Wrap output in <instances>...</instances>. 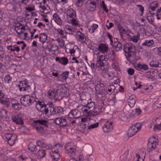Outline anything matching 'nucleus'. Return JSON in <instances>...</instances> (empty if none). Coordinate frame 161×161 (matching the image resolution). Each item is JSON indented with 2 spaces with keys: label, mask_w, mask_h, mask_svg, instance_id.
Returning <instances> with one entry per match:
<instances>
[{
  "label": "nucleus",
  "mask_w": 161,
  "mask_h": 161,
  "mask_svg": "<svg viewBox=\"0 0 161 161\" xmlns=\"http://www.w3.org/2000/svg\"><path fill=\"white\" fill-rule=\"evenodd\" d=\"M135 96L133 95L130 96L128 100L129 105L131 108H133L135 105L136 103Z\"/></svg>",
  "instance_id": "obj_14"
},
{
  "label": "nucleus",
  "mask_w": 161,
  "mask_h": 161,
  "mask_svg": "<svg viewBox=\"0 0 161 161\" xmlns=\"http://www.w3.org/2000/svg\"><path fill=\"white\" fill-rule=\"evenodd\" d=\"M154 42L153 40H147L144 41L142 45L147 47H153Z\"/></svg>",
  "instance_id": "obj_24"
},
{
  "label": "nucleus",
  "mask_w": 161,
  "mask_h": 161,
  "mask_svg": "<svg viewBox=\"0 0 161 161\" xmlns=\"http://www.w3.org/2000/svg\"><path fill=\"white\" fill-rule=\"evenodd\" d=\"M70 113V111L68 112V115L66 114L67 117L65 119H61L60 126H64L68 125L70 122V119H69V114Z\"/></svg>",
  "instance_id": "obj_11"
},
{
  "label": "nucleus",
  "mask_w": 161,
  "mask_h": 161,
  "mask_svg": "<svg viewBox=\"0 0 161 161\" xmlns=\"http://www.w3.org/2000/svg\"><path fill=\"white\" fill-rule=\"evenodd\" d=\"M34 98L29 95L22 97L20 98V103L22 105L25 107H28L34 102Z\"/></svg>",
  "instance_id": "obj_4"
},
{
  "label": "nucleus",
  "mask_w": 161,
  "mask_h": 161,
  "mask_svg": "<svg viewBox=\"0 0 161 161\" xmlns=\"http://www.w3.org/2000/svg\"><path fill=\"white\" fill-rule=\"evenodd\" d=\"M36 107L37 110L40 112H42L41 110L43 109L46 106V105L43 102L41 101L36 102Z\"/></svg>",
  "instance_id": "obj_19"
},
{
  "label": "nucleus",
  "mask_w": 161,
  "mask_h": 161,
  "mask_svg": "<svg viewBox=\"0 0 161 161\" xmlns=\"http://www.w3.org/2000/svg\"><path fill=\"white\" fill-rule=\"evenodd\" d=\"M80 119V121L81 122L83 123H86V122L87 121L88 118L87 117H85L82 118L79 117Z\"/></svg>",
  "instance_id": "obj_63"
},
{
  "label": "nucleus",
  "mask_w": 161,
  "mask_h": 161,
  "mask_svg": "<svg viewBox=\"0 0 161 161\" xmlns=\"http://www.w3.org/2000/svg\"><path fill=\"white\" fill-rule=\"evenodd\" d=\"M75 34H76V38L82 43H84L86 40V36L85 35L80 31H75ZM74 30L72 31L71 29V35H74Z\"/></svg>",
  "instance_id": "obj_6"
},
{
  "label": "nucleus",
  "mask_w": 161,
  "mask_h": 161,
  "mask_svg": "<svg viewBox=\"0 0 161 161\" xmlns=\"http://www.w3.org/2000/svg\"><path fill=\"white\" fill-rule=\"evenodd\" d=\"M47 38V35L45 33H42L40 35V41L42 42V43L45 42Z\"/></svg>",
  "instance_id": "obj_32"
},
{
  "label": "nucleus",
  "mask_w": 161,
  "mask_h": 161,
  "mask_svg": "<svg viewBox=\"0 0 161 161\" xmlns=\"http://www.w3.org/2000/svg\"><path fill=\"white\" fill-rule=\"evenodd\" d=\"M11 76L9 75H6L4 79L5 81V82L8 83H9V81L11 80Z\"/></svg>",
  "instance_id": "obj_57"
},
{
  "label": "nucleus",
  "mask_w": 161,
  "mask_h": 161,
  "mask_svg": "<svg viewBox=\"0 0 161 161\" xmlns=\"http://www.w3.org/2000/svg\"><path fill=\"white\" fill-rule=\"evenodd\" d=\"M97 49L98 52L105 56V54L107 53L109 47L107 44L100 43L98 45Z\"/></svg>",
  "instance_id": "obj_9"
},
{
  "label": "nucleus",
  "mask_w": 161,
  "mask_h": 161,
  "mask_svg": "<svg viewBox=\"0 0 161 161\" xmlns=\"http://www.w3.org/2000/svg\"><path fill=\"white\" fill-rule=\"evenodd\" d=\"M46 153V150L41 149L38 150L36 155L39 158H41L45 157Z\"/></svg>",
  "instance_id": "obj_22"
},
{
  "label": "nucleus",
  "mask_w": 161,
  "mask_h": 161,
  "mask_svg": "<svg viewBox=\"0 0 161 161\" xmlns=\"http://www.w3.org/2000/svg\"><path fill=\"white\" fill-rule=\"evenodd\" d=\"M80 104L83 106H86L87 104L88 103V101L85 99H82L81 98H80Z\"/></svg>",
  "instance_id": "obj_48"
},
{
  "label": "nucleus",
  "mask_w": 161,
  "mask_h": 161,
  "mask_svg": "<svg viewBox=\"0 0 161 161\" xmlns=\"http://www.w3.org/2000/svg\"><path fill=\"white\" fill-rule=\"evenodd\" d=\"M65 149L67 151V153H69L70 152V144L69 143H68L66 144L65 146Z\"/></svg>",
  "instance_id": "obj_56"
},
{
  "label": "nucleus",
  "mask_w": 161,
  "mask_h": 161,
  "mask_svg": "<svg viewBox=\"0 0 161 161\" xmlns=\"http://www.w3.org/2000/svg\"><path fill=\"white\" fill-rule=\"evenodd\" d=\"M100 5L106 12L108 13V9L105 4L104 1H102V2L100 3Z\"/></svg>",
  "instance_id": "obj_40"
},
{
  "label": "nucleus",
  "mask_w": 161,
  "mask_h": 161,
  "mask_svg": "<svg viewBox=\"0 0 161 161\" xmlns=\"http://www.w3.org/2000/svg\"><path fill=\"white\" fill-rule=\"evenodd\" d=\"M69 73L68 71L64 72L62 74L61 76L64 79L66 80L68 78Z\"/></svg>",
  "instance_id": "obj_53"
},
{
  "label": "nucleus",
  "mask_w": 161,
  "mask_h": 161,
  "mask_svg": "<svg viewBox=\"0 0 161 161\" xmlns=\"http://www.w3.org/2000/svg\"><path fill=\"white\" fill-rule=\"evenodd\" d=\"M71 24L75 26H79V22L78 19L77 18L71 19Z\"/></svg>",
  "instance_id": "obj_43"
},
{
  "label": "nucleus",
  "mask_w": 161,
  "mask_h": 161,
  "mask_svg": "<svg viewBox=\"0 0 161 161\" xmlns=\"http://www.w3.org/2000/svg\"><path fill=\"white\" fill-rule=\"evenodd\" d=\"M137 67L139 69L144 70H147L148 69V65L145 64H138L137 65Z\"/></svg>",
  "instance_id": "obj_38"
},
{
  "label": "nucleus",
  "mask_w": 161,
  "mask_h": 161,
  "mask_svg": "<svg viewBox=\"0 0 161 161\" xmlns=\"http://www.w3.org/2000/svg\"><path fill=\"white\" fill-rule=\"evenodd\" d=\"M28 148L29 150L32 152L36 151L37 149L36 148V146L35 145L32 143L30 144L29 145Z\"/></svg>",
  "instance_id": "obj_45"
},
{
  "label": "nucleus",
  "mask_w": 161,
  "mask_h": 161,
  "mask_svg": "<svg viewBox=\"0 0 161 161\" xmlns=\"http://www.w3.org/2000/svg\"><path fill=\"white\" fill-rule=\"evenodd\" d=\"M55 59L56 61H58L60 63L64 65H66L68 62V59L65 57L60 58L57 57Z\"/></svg>",
  "instance_id": "obj_17"
},
{
  "label": "nucleus",
  "mask_w": 161,
  "mask_h": 161,
  "mask_svg": "<svg viewBox=\"0 0 161 161\" xmlns=\"http://www.w3.org/2000/svg\"><path fill=\"white\" fill-rule=\"evenodd\" d=\"M158 6V3L157 1H154L151 3L150 5V8L152 10L154 11Z\"/></svg>",
  "instance_id": "obj_31"
},
{
  "label": "nucleus",
  "mask_w": 161,
  "mask_h": 161,
  "mask_svg": "<svg viewBox=\"0 0 161 161\" xmlns=\"http://www.w3.org/2000/svg\"><path fill=\"white\" fill-rule=\"evenodd\" d=\"M93 54L96 56V63H91L90 66L92 68L99 70L100 69L103 70L108 66V63L105 58V56L102 54L97 51L94 52Z\"/></svg>",
  "instance_id": "obj_1"
},
{
  "label": "nucleus",
  "mask_w": 161,
  "mask_h": 161,
  "mask_svg": "<svg viewBox=\"0 0 161 161\" xmlns=\"http://www.w3.org/2000/svg\"><path fill=\"white\" fill-rule=\"evenodd\" d=\"M69 89H67L65 86H60L58 87V89L57 92H60L61 94H66L67 92H69Z\"/></svg>",
  "instance_id": "obj_20"
},
{
  "label": "nucleus",
  "mask_w": 161,
  "mask_h": 161,
  "mask_svg": "<svg viewBox=\"0 0 161 161\" xmlns=\"http://www.w3.org/2000/svg\"><path fill=\"white\" fill-rule=\"evenodd\" d=\"M61 119L60 118H57L54 120V123L57 124L59 125L60 126L61 122L62 121Z\"/></svg>",
  "instance_id": "obj_61"
},
{
  "label": "nucleus",
  "mask_w": 161,
  "mask_h": 161,
  "mask_svg": "<svg viewBox=\"0 0 161 161\" xmlns=\"http://www.w3.org/2000/svg\"><path fill=\"white\" fill-rule=\"evenodd\" d=\"M101 108H98L97 107H96L93 109L94 110L92 112L90 116H96L99 115L101 111Z\"/></svg>",
  "instance_id": "obj_28"
},
{
  "label": "nucleus",
  "mask_w": 161,
  "mask_h": 161,
  "mask_svg": "<svg viewBox=\"0 0 161 161\" xmlns=\"http://www.w3.org/2000/svg\"><path fill=\"white\" fill-rule=\"evenodd\" d=\"M115 49L116 51L118 52L121 50L122 49V45L121 43L117 41L115 42Z\"/></svg>",
  "instance_id": "obj_36"
},
{
  "label": "nucleus",
  "mask_w": 161,
  "mask_h": 161,
  "mask_svg": "<svg viewBox=\"0 0 161 161\" xmlns=\"http://www.w3.org/2000/svg\"><path fill=\"white\" fill-rule=\"evenodd\" d=\"M113 122L109 120L106 122L103 127V130L105 133H108L113 130Z\"/></svg>",
  "instance_id": "obj_8"
},
{
  "label": "nucleus",
  "mask_w": 161,
  "mask_h": 161,
  "mask_svg": "<svg viewBox=\"0 0 161 161\" xmlns=\"http://www.w3.org/2000/svg\"><path fill=\"white\" fill-rule=\"evenodd\" d=\"M12 119L13 121L17 125H23L24 122L19 115L15 116L12 115Z\"/></svg>",
  "instance_id": "obj_13"
},
{
  "label": "nucleus",
  "mask_w": 161,
  "mask_h": 161,
  "mask_svg": "<svg viewBox=\"0 0 161 161\" xmlns=\"http://www.w3.org/2000/svg\"><path fill=\"white\" fill-rule=\"evenodd\" d=\"M32 125L38 132H41L43 130V128L41 126L35 124L33 123L32 124Z\"/></svg>",
  "instance_id": "obj_39"
},
{
  "label": "nucleus",
  "mask_w": 161,
  "mask_h": 161,
  "mask_svg": "<svg viewBox=\"0 0 161 161\" xmlns=\"http://www.w3.org/2000/svg\"><path fill=\"white\" fill-rule=\"evenodd\" d=\"M123 50L124 52L128 54L130 52H134L135 46L131 43H127L124 45Z\"/></svg>",
  "instance_id": "obj_10"
},
{
  "label": "nucleus",
  "mask_w": 161,
  "mask_h": 161,
  "mask_svg": "<svg viewBox=\"0 0 161 161\" xmlns=\"http://www.w3.org/2000/svg\"><path fill=\"white\" fill-rule=\"evenodd\" d=\"M57 115L58 116L61 115L63 114H64L65 115L67 114L68 113H66V112H69V108H66V110H64L62 107L58 106L57 107Z\"/></svg>",
  "instance_id": "obj_15"
},
{
  "label": "nucleus",
  "mask_w": 161,
  "mask_h": 161,
  "mask_svg": "<svg viewBox=\"0 0 161 161\" xmlns=\"http://www.w3.org/2000/svg\"><path fill=\"white\" fill-rule=\"evenodd\" d=\"M158 139L156 136L151 137L148 140L147 146V151L150 152L156 148L158 145Z\"/></svg>",
  "instance_id": "obj_2"
},
{
  "label": "nucleus",
  "mask_w": 161,
  "mask_h": 161,
  "mask_svg": "<svg viewBox=\"0 0 161 161\" xmlns=\"http://www.w3.org/2000/svg\"><path fill=\"white\" fill-rule=\"evenodd\" d=\"M79 50V48L77 46H74L73 48L71 49V56H75L74 53L75 52L76 50L78 51Z\"/></svg>",
  "instance_id": "obj_49"
},
{
  "label": "nucleus",
  "mask_w": 161,
  "mask_h": 161,
  "mask_svg": "<svg viewBox=\"0 0 161 161\" xmlns=\"http://www.w3.org/2000/svg\"><path fill=\"white\" fill-rule=\"evenodd\" d=\"M135 54H134L132 56L130 54L128 53L127 54V56L126 57V58L127 60L130 62H135L137 60V59L135 58Z\"/></svg>",
  "instance_id": "obj_29"
},
{
  "label": "nucleus",
  "mask_w": 161,
  "mask_h": 161,
  "mask_svg": "<svg viewBox=\"0 0 161 161\" xmlns=\"http://www.w3.org/2000/svg\"><path fill=\"white\" fill-rule=\"evenodd\" d=\"M142 125L140 123H137L130 127L128 131V135L131 137L139 131L142 128Z\"/></svg>",
  "instance_id": "obj_3"
},
{
  "label": "nucleus",
  "mask_w": 161,
  "mask_h": 161,
  "mask_svg": "<svg viewBox=\"0 0 161 161\" xmlns=\"http://www.w3.org/2000/svg\"><path fill=\"white\" fill-rule=\"evenodd\" d=\"M0 103L2 104L5 105L7 106H8L10 104V102L8 99H6L4 97V98L1 99L0 101Z\"/></svg>",
  "instance_id": "obj_41"
},
{
  "label": "nucleus",
  "mask_w": 161,
  "mask_h": 161,
  "mask_svg": "<svg viewBox=\"0 0 161 161\" xmlns=\"http://www.w3.org/2000/svg\"><path fill=\"white\" fill-rule=\"evenodd\" d=\"M53 105L52 103H50L49 105H46V106L43 108V109L41 110L43 114L47 115L49 113L51 114V111L53 107Z\"/></svg>",
  "instance_id": "obj_12"
},
{
  "label": "nucleus",
  "mask_w": 161,
  "mask_h": 161,
  "mask_svg": "<svg viewBox=\"0 0 161 161\" xmlns=\"http://www.w3.org/2000/svg\"><path fill=\"white\" fill-rule=\"evenodd\" d=\"M76 16V14L75 11L71 8V18L74 19Z\"/></svg>",
  "instance_id": "obj_64"
},
{
  "label": "nucleus",
  "mask_w": 161,
  "mask_h": 161,
  "mask_svg": "<svg viewBox=\"0 0 161 161\" xmlns=\"http://www.w3.org/2000/svg\"><path fill=\"white\" fill-rule=\"evenodd\" d=\"M33 123H34L35 124H37L38 125H43L45 126H46L47 127V123L48 122L46 120L43 119H38L36 120H34L33 121Z\"/></svg>",
  "instance_id": "obj_21"
},
{
  "label": "nucleus",
  "mask_w": 161,
  "mask_h": 161,
  "mask_svg": "<svg viewBox=\"0 0 161 161\" xmlns=\"http://www.w3.org/2000/svg\"><path fill=\"white\" fill-rule=\"evenodd\" d=\"M53 19L59 25L61 26L62 25V21L60 17L56 13L54 14L53 16Z\"/></svg>",
  "instance_id": "obj_23"
},
{
  "label": "nucleus",
  "mask_w": 161,
  "mask_h": 161,
  "mask_svg": "<svg viewBox=\"0 0 161 161\" xmlns=\"http://www.w3.org/2000/svg\"><path fill=\"white\" fill-rule=\"evenodd\" d=\"M36 144L37 145L42 147H44L45 145L44 143L42 141H38L37 142Z\"/></svg>",
  "instance_id": "obj_59"
},
{
  "label": "nucleus",
  "mask_w": 161,
  "mask_h": 161,
  "mask_svg": "<svg viewBox=\"0 0 161 161\" xmlns=\"http://www.w3.org/2000/svg\"><path fill=\"white\" fill-rule=\"evenodd\" d=\"M87 6L90 11H94L96 8V3L94 1H91L87 4Z\"/></svg>",
  "instance_id": "obj_18"
},
{
  "label": "nucleus",
  "mask_w": 161,
  "mask_h": 161,
  "mask_svg": "<svg viewBox=\"0 0 161 161\" xmlns=\"http://www.w3.org/2000/svg\"><path fill=\"white\" fill-rule=\"evenodd\" d=\"M80 109L83 113H89L90 111L86 106H83Z\"/></svg>",
  "instance_id": "obj_51"
},
{
  "label": "nucleus",
  "mask_w": 161,
  "mask_h": 161,
  "mask_svg": "<svg viewBox=\"0 0 161 161\" xmlns=\"http://www.w3.org/2000/svg\"><path fill=\"white\" fill-rule=\"evenodd\" d=\"M71 114L74 118H79L80 115V112L77 109L71 110Z\"/></svg>",
  "instance_id": "obj_25"
},
{
  "label": "nucleus",
  "mask_w": 161,
  "mask_h": 161,
  "mask_svg": "<svg viewBox=\"0 0 161 161\" xmlns=\"http://www.w3.org/2000/svg\"><path fill=\"white\" fill-rule=\"evenodd\" d=\"M24 83H23L21 86L20 87V85H19V87H20L19 88V90L20 91H23L24 90H25V87L28 86L27 83L25 81H24Z\"/></svg>",
  "instance_id": "obj_47"
},
{
  "label": "nucleus",
  "mask_w": 161,
  "mask_h": 161,
  "mask_svg": "<svg viewBox=\"0 0 161 161\" xmlns=\"http://www.w3.org/2000/svg\"><path fill=\"white\" fill-rule=\"evenodd\" d=\"M56 40L58 42L59 46L60 47H64V43L62 39L60 38H58Z\"/></svg>",
  "instance_id": "obj_46"
},
{
  "label": "nucleus",
  "mask_w": 161,
  "mask_h": 161,
  "mask_svg": "<svg viewBox=\"0 0 161 161\" xmlns=\"http://www.w3.org/2000/svg\"><path fill=\"white\" fill-rule=\"evenodd\" d=\"M33 155H35L33 153L31 154L30 157L26 158V159L28 161H36V159L35 158H33Z\"/></svg>",
  "instance_id": "obj_60"
},
{
  "label": "nucleus",
  "mask_w": 161,
  "mask_h": 161,
  "mask_svg": "<svg viewBox=\"0 0 161 161\" xmlns=\"http://www.w3.org/2000/svg\"><path fill=\"white\" fill-rule=\"evenodd\" d=\"M12 107L16 110H19L22 108V106L18 103H15L13 104L12 105Z\"/></svg>",
  "instance_id": "obj_42"
},
{
  "label": "nucleus",
  "mask_w": 161,
  "mask_h": 161,
  "mask_svg": "<svg viewBox=\"0 0 161 161\" xmlns=\"http://www.w3.org/2000/svg\"><path fill=\"white\" fill-rule=\"evenodd\" d=\"M161 130V122L159 125H155L153 127V130L156 131Z\"/></svg>",
  "instance_id": "obj_54"
},
{
  "label": "nucleus",
  "mask_w": 161,
  "mask_h": 161,
  "mask_svg": "<svg viewBox=\"0 0 161 161\" xmlns=\"http://www.w3.org/2000/svg\"><path fill=\"white\" fill-rule=\"evenodd\" d=\"M70 8L69 7H66L65 9L66 12V17L68 22L70 23Z\"/></svg>",
  "instance_id": "obj_35"
},
{
  "label": "nucleus",
  "mask_w": 161,
  "mask_h": 161,
  "mask_svg": "<svg viewBox=\"0 0 161 161\" xmlns=\"http://www.w3.org/2000/svg\"><path fill=\"white\" fill-rule=\"evenodd\" d=\"M86 0H76V4L78 6H80L83 4V2Z\"/></svg>",
  "instance_id": "obj_62"
},
{
  "label": "nucleus",
  "mask_w": 161,
  "mask_h": 161,
  "mask_svg": "<svg viewBox=\"0 0 161 161\" xmlns=\"http://www.w3.org/2000/svg\"><path fill=\"white\" fill-rule=\"evenodd\" d=\"M111 66L113 69L116 70L119 69V65L117 62L111 63Z\"/></svg>",
  "instance_id": "obj_44"
},
{
  "label": "nucleus",
  "mask_w": 161,
  "mask_h": 161,
  "mask_svg": "<svg viewBox=\"0 0 161 161\" xmlns=\"http://www.w3.org/2000/svg\"><path fill=\"white\" fill-rule=\"evenodd\" d=\"M5 137L8 143L11 146H13L17 138V135L14 134H6L5 135Z\"/></svg>",
  "instance_id": "obj_7"
},
{
  "label": "nucleus",
  "mask_w": 161,
  "mask_h": 161,
  "mask_svg": "<svg viewBox=\"0 0 161 161\" xmlns=\"http://www.w3.org/2000/svg\"><path fill=\"white\" fill-rule=\"evenodd\" d=\"M140 34L139 32H138L137 34L135 36H131L129 35L130 41L135 43H137L140 40Z\"/></svg>",
  "instance_id": "obj_16"
},
{
  "label": "nucleus",
  "mask_w": 161,
  "mask_h": 161,
  "mask_svg": "<svg viewBox=\"0 0 161 161\" xmlns=\"http://www.w3.org/2000/svg\"><path fill=\"white\" fill-rule=\"evenodd\" d=\"M71 73L72 74L71 75V76L73 78V81L72 85L73 86H75V85H76L77 84V80L76 78H74L75 75L76 74V72L74 71L73 68L71 67Z\"/></svg>",
  "instance_id": "obj_27"
},
{
  "label": "nucleus",
  "mask_w": 161,
  "mask_h": 161,
  "mask_svg": "<svg viewBox=\"0 0 161 161\" xmlns=\"http://www.w3.org/2000/svg\"><path fill=\"white\" fill-rule=\"evenodd\" d=\"M86 106L89 109V110L91 111L93 110L95 108V103L92 102H88Z\"/></svg>",
  "instance_id": "obj_37"
},
{
  "label": "nucleus",
  "mask_w": 161,
  "mask_h": 161,
  "mask_svg": "<svg viewBox=\"0 0 161 161\" xmlns=\"http://www.w3.org/2000/svg\"><path fill=\"white\" fill-rule=\"evenodd\" d=\"M76 149L75 146L72 148L71 147V160H72V161H83V156L80 155L78 157L79 152L77 151Z\"/></svg>",
  "instance_id": "obj_5"
},
{
  "label": "nucleus",
  "mask_w": 161,
  "mask_h": 161,
  "mask_svg": "<svg viewBox=\"0 0 161 161\" xmlns=\"http://www.w3.org/2000/svg\"><path fill=\"white\" fill-rule=\"evenodd\" d=\"M51 156L53 157V160L55 161H58L60 157L59 154L55 151H52L51 153Z\"/></svg>",
  "instance_id": "obj_30"
},
{
  "label": "nucleus",
  "mask_w": 161,
  "mask_h": 161,
  "mask_svg": "<svg viewBox=\"0 0 161 161\" xmlns=\"http://www.w3.org/2000/svg\"><path fill=\"white\" fill-rule=\"evenodd\" d=\"M57 91L55 90H49L48 92V95L49 98L55 99L57 95Z\"/></svg>",
  "instance_id": "obj_26"
},
{
  "label": "nucleus",
  "mask_w": 161,
  "mask_h": 161,
  "mask_svg": "<svg viewBox=\"0 0 161 161\" xmlns=\"http://www.w3.org/2000/svg\"><path fill=\"white\" fill-rule=\"evenodd\" d=\"M115 88V87L113 85H111L108 87V91L109 92H113Z\"/></svg>",
  "instance_id": "obj_58"
},
{
  "label": "nucleus",
  "mask_w": 161,
  "mask_h": 161,
  "mask_svg": "<svg viewBox=\"0 0 161 161\" xmlns=\"http://www.w3.org/2000/svg\"><path fill=\"white\" fill-rule=\"evenodd\" d=\"M98 25L96 24H93L89 29V32L91 33H93L97 29Z\"/></svg>",
  "instance_id": "obj_34"
},
{
  "label": "nucleus",
  "mask_w": 161,
  "mask_h": 161,
  "mask_svg": "<svg viewBox=\"0 0 161 161\" xmlns=\"http://www.w3.org/2000/svg\"><path fill=\"white\" fill-rule=\"evenodd\" d=\"M99 124L98 122L96 123L95 124H92L89 126L88 127V129L91 130L97 127L99 125Z\"/></svg>",
  "instance_id": "obj_52"
},
{
  "label": "nucleus",
  "mask_w": 161,
  "mask_h": 161,
  "mask_svg": "<svg viewBox=\"0 0 161 161\" xmlns=\"http://www.w3.org/2000/svg\"><path fill=\"white\" fill-rule=\"evenodd\" d=\"M72 117H71V118ZM74 119H71V126H73L74 127L77 126L80 123V119L79 118H74Z\"/></svg>",
  "instance_id": "obj_33"
},
{
  "label": "nucleus",
  "mask_w": 161,
  "mask_h": 161,
  "mask_svg": "<svg viewBox=\"0 0 161 161\" xmlns=\"http://www.w3.org/2000/svg\"><path fill=\"white\" fill-rule=\"evenodd\" d=\"M57 108H55L54 107V105L53 106V109L51 110V114L53 115L57 114Z\"/></svg>",
  "instance_id": "obj_55"
},
{
  "label": "nucleus",
  "mask_w": 161,
  "mask_h": 161,
  "mask_svg": "<svg viewBox=\"0 0 161 161\" xmlns=\"http://www.w3.org/2000/svg\"><path fill=\"white\" fill-rule=\"evenodd\" d=\"M150 65L152 67L156 68L159 66V64L158 62L153 61L150 62Z\"/></svg>",
  "instance_id": "obj_50"
}]
</instances>
